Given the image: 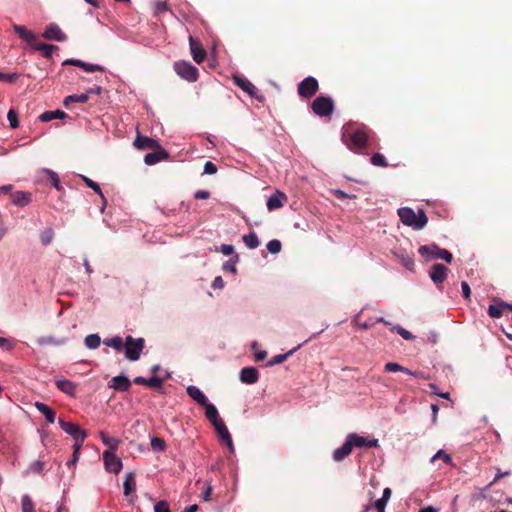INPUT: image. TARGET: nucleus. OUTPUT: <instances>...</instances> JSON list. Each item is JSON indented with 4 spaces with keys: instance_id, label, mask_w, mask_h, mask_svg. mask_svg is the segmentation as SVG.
I'll return each instance as SVG.
<instances>
[{
    "instance_id": "1",
    "label": "nucleus",
    "mask_w": 512,
    "mask_h": 512,
    "mask_svg": "<svg viewBox=\"0 0 512 512\" xmlns=\"http://www.w3.org/2000/svg\"><path fill=\"white\" fill-rule=\"evenodd\" d=\"M368 128L365 125L348 124L343 127L342 140L352 151L359 152L367 146Z\"/></svg>"
},
{
    "instance_id": "2",
    "label": "nucleus",
    "mask_w": 512,
    "mask_h": 512,
    "mask_svg": "<svg viewBox=\"0 0 512 512\" xmlns=\"http://www.w3.org/2000/svg\"><path fill=\"white\" fill-rule=\"evenodd\" d=\"M13 30L22 40L27 42L28 45H30L35 50L41 51L45 58H50L53 51L57 49V47L54 45L40 43L37 39V36L33 32L29 31L25 26L13 24Z\"/></svg>"
},
{
    "instance_id": "3",
    "label": "nucleus",
    "mask_w": 512,
    "mask_h": 512,
    "mask_svg": "<svg viewBox=\"0 0 512 512\" xmlns=\"http://www.w3.org/2000/svg\"><path fill=\"white\" fill-rule=\"evenodd\" d=\"M397 213L401 222L414 230L423 229L428 222V218L422 209H419L416 213L412 208L402 207L398 209Z\"/></svg>"
},
{
    "instance_id": "4",
    "label": "nucleus",
    "mask_w": 512,
    "mask_h": 512,
    "mask_svg": "<svg viewBox=\"0 0 512 512\" xmlns=\"http://www.w3.org/2000/svg\"><path fill=\"white\" fill-rule=\"evenodd\" d=\"M418 252L425 260L442 259L447 263H451L453 260V255L448 250L440 248L434 243L420 246Z\"/></svg>"
},
{
    "instance_id": "5",
    "label": "nucleus",
    "mask_w": 512,
    "mask_h": 512,
    "mask_svg": "<svg viewBox=\"0 0 512 512\" xmlns=\"http://www.w3.org/2000/svg\"><path fill=\"white\" fill-rule=\"evenodd\" d=\"M145 347L143 338H134L130 335L125 337L124 354L129 361H137Z\"/></svg>"
},
{
    "instance_id": "6",
    "label": "nucleus",
    "mask_w": 512,
    "mask_h": 512,
    "mask_svg": "<svg viewBox=\"0 0 512 512\" xmlns=\"http://www.w3.org/2000/svg\"><path fill=\"white\" fill-rule=\"evenodd\" d=\"M173 68L178 76L188 82H195L198 79V69L188 61H176Z\"/></svg>"
},
{
    "instance_id": "7",
    "label": "nucleus",
    "mask_w": 512,
    "mask_h": 512,
    "mask_svg": "<svg viewBox=\"0 0 512 512\" xmlns=\"http://www.w3.org/2000/svg\"><path fill=\"white\" fill-rule=\"evenodd\" d=\"M327 329V326H322L321 328L319 329H316V330H312L310 331V335L308 337H306L304 339V341L300 344H298L295 348L291 349L290 351H288L287 353L285 354H278V355H275L274 357H272L270 359V361L268 362L267 366H274V365H277V364H281L283 363L289 356L293 355L298 349H300L304 344H306L307 342H309L311 339H313L314 337H316L317 335L321 334L322 332H324L325 330Z\"/></svg>"
},
{
    "instance_id": "8",
    "label": "nucleus",
    "mask_w": 512,
    "mask_h": 512,
    "mask_svg": "<svg viewBox=\"0 0 512 512\" xmlns=\"http://www.w3.org/2000/svg\"><path fill=\"white\" fill-rule=\"evenodd\" d=\"M311 108L319 117L330 116L334 110V102L330 97L318 96L313 100Z\"/></svg>"
},
{
    "instance_id": "9",
    "label": "nucleus",
    "mask_w": 512,
    "mask_h": 512,
    "mask_svg": "<svg viewBox=\"0 0 512 512\" xmlns=\"http://www.w3.org/2000/svg\"><path fill=\"white\" fill-rule=\"evenodd\" d=\"M319 89V83L316 78L308 76L297 86V93L303 99L312 98Z\"/></svg>"
},
{
    "instance_id": "10",
    "label": "nucleus",
    "mask_w": 512,
    "mask_h": 512,
    "mask_svg": "<svg viewBox=\"0 0 512 512\" xmlns=\"http://www.w3.org/2000/svg\"><path fill=\"white\" fill-rule=\"evenodd\" d=\"M105 470L109 473L119 474L123 468L122 460L116 453L103 452L102 454Z\"/></svg>"
},
{
    "instance_id": "11",
    "label": "nucleus",
    "mask_w": 512,
    "mask_h": 512,
    "mask_svg": "<svg viewBox=\"0 0 512 512\" xmlns=\"http://www.w3.org/2000/svg\"><path fill=\"white\" fill-rule=\"evenodd\" d=\"M59 425L65 433L73 438V440L82 436H87V432L83 430L78 424L73 422H67L60 419Z\"/></svg>"
},
{
    "instance_id": "12",
    "label": "nucleus",
    "mask_w": 512,
    "mask_h": 512,
    "mask_svg": "<svg viewBox=\"0 0 512 512\" xmlns=\"http://www.w3.org/2000/svg\"><path fill=\"white\" fill-rule=\"evenodd\" d=\"M47 40L54 41H65L67 39L66 34L60 29V27L55 23H50L42 35Z\"/></svg>"
},
{
    "instance_id": "13",
    "label": "nucleus",
    "mask_w": 512,
    "mask_h": 512,
    "mask_svg": "<svg viewBox=\"0 0 512 512\" xmlns=\"http://www.w3.org/2000/svg\"><path fill=\"white\" fill-rule=\"evenodd\" d=\"M348 436L352 442L353 448L354 447H358V448L375 447L376 448L379 446L378 439H376V438L367 439L363 436L358 435L357 433H350V434H348Z\"/></svg>"
},
{
    "instance_id": "14",
    "label": "nucleus",
    "mask_w": 512,
    "mask_h": 512,
    "mask_svg": "<svg viewBox=\"0 0 512 512\" xmlns=\"http://www.w3.org/2000/svg\"><path fill=\"white\" fill-rule=\"evenodd\" d=\"M213 427L215 428L219 439L227 445L230 452H233L234 445H233L232 437H231L224 421L222 420V421L218 422L217 424L213 425Z\"/></svg>"
},
{
    "instance_id": "15",
    "label": "nucleus",
    "mask_w": 512,
    "mask_h": 512,
    "mask_svg": "<svg viewBox=\"0 0 512 512\" xmlns=\"http://www.w3.org/2000/svg\"><path fill=\"white\" fill-rule=\"evenodd\" d=\"M288 201V197L285 193L277 190L274 194H272L267 200V209L269 211L277 210L284 206V204Z\"/></svg>"
},
{
    "instance_id": "16",
    "label": "nucleus",
    "mask_w": 512,
    "mask_h": 512,
    "mask_svg": "<svg viewBox=\"0 0 512 512\" xmlns=\"http://www.w3.org/2000/svg\"><path fill=\"white\" fill-rule=\"evenodd\" d=\"M233 80L234 83L249 96L259 99V97L257 96L258 89L247 78L243 76H234Z\"/></svg>"
},
{
    "instance_id": "17",
    "label": "nucleus",
    "mask_w": 512,
    "mask_h": 512,
    "mask_svg": "<svg viewBox=\"0 0 512 512\" xmlns=\"http://www.w3.org/2000/svg\"><path fill=\"white\" fill-rule=\"evenodd\" d=\"M447 273L448 268L443 264L437 263L434 264L431 268L430 278L437 286H439L445 281Z\"/></svg>"
},
{
    "instance_id": "18",
    "label": "nucleus",
    "mask_w": 512,
    "mask_h": 512,
    "mask_svg": "<svg viewBox=\"0 0 512 512\" xmlns=\"http://www.w3.org/2000/svg\"><path fill=\"white\" fill-rule=\"evenodd\" d=\"M189 44L193 60L198 64L202 63L206 58V51L203 49L201 43L190 36Z\"/></svg>"
},
{
    "instance_id": "19",
    "label": "nucleus",
    "mask_w": 512,
    "mask_h": 512,
    "mask_svg": "<svg viewBox=\"0 0 512 512\" xmlns=\"http://www.w3.org/2000/svg\"><path fill=\"white\" fill-rule=\"evenodd\" d=\"M239 378L244 384H255L259 380V372L255 367H244L240 371Z\"/></svg>"
},
{
    "instance_id": "20",
    "label": "nucleus",
    "mask_w": 512,
    "mask_h": 512,
    "mask_svg": "<svg viewBox=\"0 0 512 512\" xmlns=\"http://www.w3.org/2000/svg\"><path fill=\"white\" fill-rule=\"evenodd\" d=\"M156 151L148 153L144 157V162L147 165H154L161 160H166L169 158V154L166 150H164L160 145L159 148H155Z\"/></svg>"
},
{
    "instance_id": "21",
    "label": "nucleus",
    "mask_w": 512,
    "mask_h": 512,
    "mask_svg": "<svg viewBox=\"0 0 512 512\" xmlns=\"http://www.w3.org/2000/svg\"><path fill=\"white\" fill-rule=\"evenodd\" d=\"M130 386L131 381L124 375L114 376L109 382V387L119 392L128 391Z\"/></svg>"
},
{
    "instance_id": "22",
    "label": "nucleus",
    "mask_w": 512,
    "mask_h": 512,
    "mask_svg": "<svg viewBox=\"0 0 512 512\" xmlns=\"http://www.w3.org/2000/svg\"><path fill=\"white\" fill-rule=\"evenodd\" d=\"M352 449H353L352 442H351L349 436L347 435L343 445L334 450L333 459L336 462H340V461L344 460L351 453Z\"/></svg>"
},
{
    "instance_id": "23",
    "label": "nucleus",
    "mask_w": 512,
    "mask_h": 512,
    "mask_svg": "<svg viewBox=\"0 0 512 512\" xmlns=\"http://www.w3.org/2000/svg\"><path fill=\"white\" fill-rule=\"evenodd\" d=\"M12 203L18 207H25L30 204L32 195L30 192L16 191L10 193Z\"/></svg>"
},
{
    "instance_id": "24",
    "label": "nucleus",
    "mask_w": 512,
    "mask_h": 512,
    "mask_svg": "<svg viewBox=\"0 0 512 512\" xmlns=\"http://www.w3.org/2000/svg\"><path fill=\"white\" fill-rule=\"evenodd\" d=\"M134 146L139 150L154 149L159 148V143L157 140L138 134L134 140Z\"/></svg>"
},
{
    "instance_id": "25",
    "label": "nucleus",
    "mask_w": 512,
    "mask_h": 512,
    "mask_svg": "<svg viewBox=\"0 0 512 512\" xmlns=\"http://www.w3.org/2000/svg\"><path fill=\"white\" fill-rule=\"evenodd\" d=\"M99 437H100L102 443L107 447V449L104 452L116 453V451L119 448V445L121 443L120 439L115 438V437H110L103 431L99 432Z\"/></svg>"
},
{
    "instance_id": "26",
    "label": "nucleus",
    "mask_w": 512,
    "mask_h": 512,
    "mask_svg": "<svg viewBox=\"0 0 512 512\" xmlns=\"http://www.w3.org/2000/svg\"><path fill=\"white\" fill-rule=\"evenodd\" d=\"M186 392L189 395V397H191L197 404L201 406L206 405V402H208V399L205 396V394L197 386H188Z\"/></svg>"
},
{
    "instance_id": "27",
    "label": "nucleus",
    "mask_w": 512,
    "mask_h": 512,
    "mask_svg": "<svg viewBox=\"0 0 512 512\" xmlns=\"http://www.w3.org/2000/svg\"><path fill=\"white\" fill-rule=\"evenodd\" d=\"M394 255L396 258L400 261V263L407 268L408 270H413L414 268V259L412 255H410L408 252H406L403 249H399L394 252Z\"/></svg>"
},
{
    "instance_id": "28",
    "label": "nucleus",
    "mask_w": 512,
    "mask_h": 512,
    "mask_svg": "<svg viewBox=\"0 0 512 512\" xmlns=\"http://www.w3.org/2000/svg\"><path fill=\"white\" fill-rule=\"evenodd\" d=\"M34 406L41 414H43L48 423L55 422L56 413L47 404L43 402H35Z\"/></svg>"
},
{
    "instance_id": "29",
    "label": "nucleus",
    "mask_w": 512,
    "mask_h": 512,
    "mask_svg": "<svg viewBox=\"0 0 512 512\" xmlns=\"http://www.w3.org/2000/svg\"><path fill=\"white\" fill-rule=\"evenodd\" d=\"M133 382L138 385H145L152 388H159L163 383L162 379L157 376H153L149 379L137 376L133 379Z\"/></svg>"
},
{
    "instance_id": "30",
    "label": "nucleus",
    "mask_w": 512,
    "mask_h": 512,
    "mask_svg": "<svg viewBox=\"0 0 512 512\" xmlns=\"http://www.w3.org/2000/svg\"><path fill=\"white\" fill-rule=\"evenodd\" d=\"M56 387L63 393L73 396L75 394L76 385L68 379H56Z\"/></svg>"
},
{
    "instance_id": "31",
    "label": "nucleus",
    "mask_w": 512,
    "mask_h": 512,
    "mask_svg": "<svg viewBox=\"0 0 512 512\" xmlns=\"http://www.w3.org/2000/svg\"><path fill=\"white\" fill-rule=\"evenodd\" d=\"M202 406L205 408L206 418L209 420V422L212 425H215L218 422L222 421V419L219 416L217 408L213 404L206 402V405H202Z\"/></svg>"
},
{
    "instance_id": "32",
    "label": "nucleus",
    "mask_w": 512,
    "mask_h": 512,
    "mask_svg": "<svg viewBox=\"0 0 512 512\" xmlns=\"http://www.w3.org/2000/svg\"><path fill=\"white\" fill-rule=\"evenodd\" d=\"M104 345L115 349L116 351H122L124 349L125 339L120 336H114L105 338L103 340Z\"/></svg>"
},
{
    "instance_id": "33",
    "label": "nucleus",
    "mask_w": 512,
    "mask_h": 512,
    "mask_svg": "<svg viewBox=\"0 0 512 512\" xmlns=\"http://www.w3.org/2000/svg\"><path fill=\"white\" fill-rule=\"evenodd\" d=\"M67 114L61 110L46 111L39 116L40 121L48 122L53 119H65Z\"/></svg>"
},
{
    "instance_id": "34",
    "label": "nucleus",
    "mask_w": 512,
    "mask_h": 512,
    "mask_svg": "<svg viewBox=\"0 0 512 512\" xmlns=\"http://www.w3.org/2000/svg\"><path fill=\"white\" fill-rule=\"evenodd\" d=\"M88 101V93L79 95L73 94L64 98L63 105L69 107L71 103H86Z\"/></svg>"
},
{
    "instance_id": "35",
    "label": "nucleus",
    "mask_w": 512,
    "mask_h": 512,
    "mask_svg": "<svg viewBox=\"0 0 512 512\" xmlns=\"http://www.w3.org/2000/svg\"><path fill=\"white\" fill-rule=\"evenodd\" d=\"M123 486H124V494L126 496H128L130 493L135 491L136 481H135V477H134L133 473L129 472L126 474Z\"/></svg>"
},
{
    "instance_id": "36",
    "label": "nucleus",
    "mask_w": 512,
    "mask_h": 512,
    "mask_svg": "<svg viewBox=\"0 0 512 512\" xmlns=\"http://www.w3.org/2000/svg\"><path fill=\"white\" fill-rule=\"evenodd\" d=\"M243 242L249 249H255L260 244L258 237H257L256 233H254V232L244 235Z\"/></svg>"
},
{
    "instance_id": "37",
    "label": "nucleus",
    "mask_w": 512,
    "mask_h": 512,
    "mask_svg": "<svg viewBox=\"0 0 512 512\" xmlns=\"http://www.w3.org/2000/svg\"><path fill=\"white\" fill-rule=\"evenodd\" d=\"M84 343L88 349H96L100 346L101 338L98 334H90L86 336Z\"/></svg>"
},
{
    "instance_id": "38",
    "label": "nucleus",
    "mask_w": 512,
    "mask_h": 512,
    "mask_svg": "<svg viewBox=\"0 0 512 512\" xmlns=\"http://www.w3.org/2000/svg\"><path fill=\"white\" fill-rule=\"evenodd\" d=\"M358 317H364L367 320H377V321L384 320V317L382 315L378 314L377 311L374 309H363L359 313Z\"/></svg>"
},
{
    "instance_id": "39",
    "label": "nucleus",
    "mask_w": 512,
    "mask_h": 512,
    "mask_svg": "<svg viewBox=\"0 0 512 512\" xmlns=\"http://www.w3.org/2000/svg\"><path fill=\"white\" fill-rule=\"evenodd\" d=\"M44 469V462L41 460H36L30 463L27 470L25 471V474H39Z\"/></svg>"
},
{
    "instance_id": "40",
    "label": "nucleus",
    "mask_w": 512,
    "mask_h": 512,
    "mask_svg": "<svg viewBox=\"0 0 512 512\" xmlns=\"http://www.w3.org/2000/svg\"><path fill=\"white\" fill-rule=\"evenodd\" d=\"M21 506H22V512H35L34 503L31 499V497L27 494L22 496Z\"/></svg>"
},
{
    "instance_id": "41",
    "label": "nucleus",
    "mask_w": 512,
    "mask_h": 512,
    "mask_svg": "<svg viewBox=\"0 0 512 512\" xmlns=\"http://www.w3.org/2000/svg\"><path fill=\"white\" fill-rule=\"evenodd\" d=\"M437 459L443 460L447 465H453L452 458L443 450H438L437 453L431 458L430 462L434 463Z\"/></svg>"
},
{
    "instance_id": "42",
    "label": "nucleus",
    "mask_w": 512,
    "mask_h": 512,
    "mask_svg": "<svg viewBox=\"0 0 512 512\" xmlns=\"http://www.w3.org/2000/svg\"><path fill=\"white\" fill-rule=\"evenodd\" d=\"M53 237H54V232L51 228H47V229L43 230L40 234V240L43 245L50 244Z\"/></svg>"
},
{
    "instance_id": "43",
    "label": "nucleus",
    "mask_w": 512,
    "mask_h": 512,
    "mask_svg": "<svg viewBox=\"0 0 512 512\" xmlns=\"http://www.w3.org/2000/svg\"><path fill=\"white\" fill-rule=\"evenodd\" d=\"M371 163L374 166H379V167H387L388 166V163H387L384 155H382L380 153H375L372 155Z\"/></svg>"
},
{
    "instance_id": "44",
    "label": "nucleus",
    "mask_w": 512,
    "mask_h": 512,
    "mask_svg": "<svg viewBox=\"0 0 512 512\" xmlns=\"http://www.w3.org/2000/svg\"><path fill=\"white\" fill-rule=\"evenodd\" d=\"M282 249V244L279 240L277 239H273V240H270L268 243H267V250L271 253V254H277L281 251Z\"/></svg>"
},
{
    "instance_id": "45",
    "label": "nucleus",
    "mask_w": 512,
    "mask_h": 512,
    "mask_svg": "<svg viewBox=\"0 0 512 512\" xmlns=\"http://www.w3.org/2000/svg\"><path fill=\"white\" fill-rule=\"evenodd\" d=\"M212 491H213V487H212L211 482L206 481L204 483V487H203V490H202L201 495H200L201 499L203 501H210Z\"/></svg>"
},
{
    "instance_id": "46",
    "label": "nucleus",
    "mask_w": 512,
    "mask_h": 512,
    "mask_svg": "<svg viewBox=\"0 0 512 512\" xmlns=\"http://www.w3.org/2000/svg\"><path fill=\"white\" fill-rule=\"evenodd\" d=\"M150 445L154 451H164L166 448L164 440L159 437H153L151 439Z\"/></svg>"
},
{
    "instance_id": "47",
    "label": "nucleus",
    "mask_w": 512,
    "mask_h": 512,
    "mask_svg": "<svg viewBox=\"0 0 512 512\" xmlns=\"http://www.w3.org/2000/svg\"><path fill=\"white\" fill-rule=\"evenodd\" d=\"M238 260H239V256L235 255L233 259H231L223 264V270L229 271L232 273H236V271H237L236 263L238 262Z\"/></svg>"
},
{
    "instance_id": "48",
    "label": "nucleus",
    "mask_w": 512,
    "mask_h": 512,
    "mask_svg": "<svg viewBox=\"0 0 512 512\" xmlns=\"http://www.w3.org/2000/svg\"><path fill=\"white\" fill-rule=\"evenodd\" d=\"M82 179L89 188L93 189L97 194H99L104 199V196L102 194L99 184H97L96 182H94L93 180H91L90 178H88L86 176H82Z\"/></svg>"
},
{
    "instance_id": "49",
    "label": "nucleus",
    "mask_w": 512,
    "mask_h": 512,
    "mask_svg": "<svg viewBox=\"0 0 512 512\" xmlns=\"http://www.w3.org/2000/svg\"><path fill=\"white\" fill-rule=\"evenodd\" d=\"M20 77L18 73H3L0 72V81H5L8 83H15Z\"/></svg>"
},
{
    "instance_id": "50",
    "label": "nucleus",
    "mask_w": 512,
    "mask_h": 512,
    "mask_svg": "<svg viewBox=\"0 0 512 512\" xmlns=\"http://www.w3.org/2000/svg\"><path fill=\"white\" fill-rule=\"evenodd\" d=\"M47 174L49 175V180L50 182L52 183V185L58 190V191H61L62 190V186L60 184V180H59V177L57 175L56 172L52 171V170H47Z\"/></svg>"
},
{
    "instance_id": "51",
    "label": "nucleus",
    "mask_w": 512,
    "mask_h": 512,
    "mask_svg": "<svg viewBox=\"0 0 512 512\" xmlns=\"http://www.w3.org/2000/svg\"><path fill=\"white\" fill-rule=\"evenodd\" d=\"M384 370L386 372H401L404 371V366H401L400 364L395 362H388L385 364Z\"/></svg>"
},
{
    "instance_id": "52",
    "label": "nucleus",
    "mask_w": 512,
    "mask_h": 512,
    "mask_svg": "<svg viewBox=\"0 0 512 512\" xmlns=\"http://www.w3.org/2000/svg\"><path fill=\"white\" fill-rule=\"evenodd\" d=\"M7 118H8V121L10 123V126L12 128H17L18 127V125H19L18 116H17V113L13 109H10L8 111Z\"/></svg>"
},
{
    "instance_id": "53",
    "label": "nucleus",
    "mask_w": 512,
    "mask_h": 512,
    "mask_svg": "<svg viewBox=\"0 0 512 512\" xmlns=\"http://www.w3.org/2000/svg\"><path fill=\"white\" fill-rule=\"evenodd\" d=\"M154 512H170L169 504L167 501L161 500L154 506Z\"/></svg>"
},
{
    "instance_id": "54",
    "label": "nucleus",
    "mask_w": 512,
    "mask_h": 512,
    "mask_svg": "<svg viewBox=\"0 0 512 512\" xmlns=\"http://www.w3.org/2000/svg\"><path fill=\"white\" fill-rule=\"evenodd\" d=\"M510 475L509 471L502 472L499 468L496 469V475L491 483L487 485L485 490H488L493 484H495L498 480H500L502 477Z\"/></svg>"
},
{
    "instance_id": "55",
    "label": "nucleus",
    "mask_w": 512,
    "mask_h": 512,
    "mask_svg": "<svg viewBox=\"0 0 512 512\" xmlns=\"http://www.w3.org/2000/svg\"><path fill=\"white\" fill-rule=\"evenodd\" d=\"M392 330L397 331V333H399L405 340L413 339L412 334L400 326H394V327H392Z\"/></svg>"
},
{
    "instance_id": "56",
    "label": "nucleus",
    "mask_w": 512,
    "mask_h": 512,
    "mask_svg": "<svg viewBox=\"0 0 512 512\" xmlns=\"http://www.w3.org/2000/svg\"><path fill=\"white\" fill-rule=\"evenodd\" d=\"M217 172V167L211 161H207L204 165V174L213 175Z\"/></svg>"
},
{
    "instance_id": "57",
    "label": "nucleus",
    "mask_w": 512,
    "mask_h": 512,
    "mask_svg": "<svg viewBox=\"0 0 512 512\" xmlns=\"http://www.w3.org/2000/svg\"><path fill=\"white\" fill-rule=\"evenodd\" d=\"M155 11L156 13H163L168 11V4L166 1H157L155 3Z\"/></svg>"
},
{
    "instance_id": "58",
    "label": "nucleus",
    "mask_w": 512,
    "mask_h": 512,
    "mask_svg": "<svg viewBox=\"0 0 512 512\" xmlns=\"http://www.w3.org/2000/svg\"><path fill=\"white\" fill-rule=\"evenodd\" d=\"M86 437L87 436H82L74 439L73 451H75L76 453H80V450Z\"/></svg>"
},
{
    "instance_id": "59",
    "label": "nucleus",
    "mask_w": 512,
    "mask_h": 512,
    "mask_svg": "<svg viewBox=\"0 0 512 512\" xmlns=\"http://www.w3.org/2000/svg\"><path fill=\"white\" fill-rule=\"evenodd\" d=\"M83 70H85L87 72H96V71L102 72V71H104V68L97 64L85 63V67L83 68Z\"/></svg>"
},
{
    "instance_id": "60",
    "label": "nucleus",
    "mask_w": 512,
    "mask_h": 512,
    "mask_svg": "<svg viewBox=\"0 0 512 512\" xmlns=\"http://www.w3.org/2000/svg\"><path fill=\"white\" fill-rule=\"evenodd\" d=\"M85 63L86 62H83L78 59H67L63 62V65H73L83 69L85 67Z\"/></svg>"
},
{
    "instance_id": "61",
    "label": "nucleus",
    "mask_w": 512,
    "mask_h": 512,
    "mask_svg": "<svg viewBox=\"0 0 512 512\" xmlns=\"http://www.w3.org/2000/svg\"><path fill=\"white\" fill-rule=\"evenodd\" d=\"M219 251L224 255H231L234 253V247L230 244H222L219 248Z\"/></svg>"
},
{
    "instance_id": "62",
    "label": "nucleus",
    "mask_w": 512,
    "mask_h": 512,
    "mask_svg": "<svg viewBox=\"0 0 512 512\" xmlns=\"http://www.w3.org/2000/svg\"><path fill=\"white\" fill-rule=\"evenodd\" d=\"M386 505H387V502H385L381 499H377L373 506H374L376 512H385Z\"/></svg>"
},
{
    "instance_id": "63",
    "label": "nucleus",
    "mask_w": 512,
    "mask_h": 512,
    "mask_svg": "<svg viewBox=\"0 0 512 512\" xmlns=\"http://www.w3.org/2000/svg\"><path fill=\"white\" fill-rule=\"evenodd\" d=\"M225 283L222 279L221 276H217L215 277L213 283H212V288L214 289H222L224 287Z\"/></svg>"
},
{
    "instance_id": "64",
    "label": "nucleus",
    "mask_w": 512,
    "mask_h": 512,
    "mask_svg": "<svg viewBox=\"0 0 512 512\" xmlns=\"http://www.w3.org/2000/svg\"><path fill=\"white\" fill-rule=\"evenodd\" d=\"M461 288H462V292H463V296L468 299L470 297V294H471V290H470V286L467 282L463 281L461 283Z\"/></svg>"
}]
</instances>
